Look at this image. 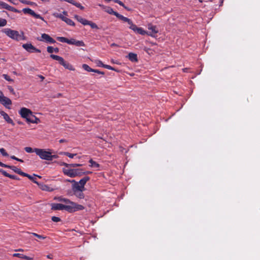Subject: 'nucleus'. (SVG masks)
I'll use <instances>...</instances> for the list:
<instances>
[{"mask_svg": "<svg viewBox=\"0 0 260 260\" xmlns=\"http://www.w3.org/2000/svg\"><path fill=\"white\" fill-rule=\"evenodd\" d=\"M21 116L26 119L27 122L32 123H38L40 119L36 117L30 110L26 108H22L19 111Z\"/></svg>", "mask_w": 260, "mask_h": 260, "instance_id": "obj_1", "label": "nucleus"}, {"mask_svg": "<svg viewBox=\"0 0 260 260\" xmlns=\"http://www.w3.org/2000/svg\"><path fill=\"white\" fill-rule=\"evenodd\" d=\"M9 178L14 179V180H19V178L17 176L13 175H10Z\"/></svg>", "mask_w": 260, "mask_h": 260, "instance_id": "obj_51", "label": "nucleus"}, {"mask_svg": "<svg viewBox=\"0 0 260 260\" xmlns=\"http://www.w3.org/2000/svg\"><path fill=\"white\" fill-rule=\"evenodd\" d=\"M22 12L24 14H29L32 16H34L36 18L40 19L42 20H44V18L42 17L40 14H38L36 13L33 10H32L31 9L27 8H24L22 9Z\"/></svg>", "mask_w": 260, "mask_h": 260, "instance_id": "obj_11", "label": "nucleus"}, {"mask_svg": "<svg viewBox=\"0 0 260 260\" xmlns=\"http://www.w3.org/2000/svg\"><path fill=\"white\" fill-rule=\"evenodd\" d=\"M32 234L34 236H35V237H37V238H39V239H45L46 238V237H44V236H42V235H39V234H37V233H32Z\"/></svg>", "mask_w": 260, "mask_h": 260, "instance_id": "obj_44", "label": "nucleus"}, {"mask_svg": "<svg viewBox=\"0 0 260 260\" xmlns=\"http://www.w3.org/2000/svg\"><path fill=\"white\" fill-rule=\"evenodd\" d=\"M92 172H90V171H84L83 170V175H87V174H91Z\"/></svg>", "mask_w": 260, "mask_h": 260, "instance_id": "obj_54", "label": "nucleus"}, {"mask_svg": "<svg viewBox=\"0 0 260 260\" xmlns=\"http://www.w3.org/2000/svg\"><path fill=\"white\" fill-rule=\"evenodd\" d=\"M82 164H71L69 165V167H81L82 166Z\"/></svg>", "mask_w": 260, "mask_h": 260, "instance_id": "obj_48", "label": "nucleus"}, {"mask_svg": "<svg viewBox=\"0 0 260 260\" xmlns=\"http://www.w3.org/2000/svg\"><path fill=\"white\" fill-rule=\"evenodd\" d=\"M22 47L29 53L41 52V50L40 49L36 48L30 43L24 44L22 45Z\"/></svg>", "mask_w": 260, "mask_h": 260, "instance_id": "obj_10", "label": "nucleus"}, {"mask_svg": "<svg viewBox=\"0 0 260 260\" xmlns=\"http://www.w3.org/2000/svg\"><path fill=\"white\" fill-rule=\"evenodd\" d=\"M7 24V21L5 19L0 18V26H4Z\"/></svg>", "mask_w": 260, "mask_h": 260, "instance_id": "obj_40", "label": "nucleus"}, {"mask_svg": "<svg viewBox=\"0 0 260 260\" xmlns=\"http://www.w3.org/2000/svg\"><path fill=\"white\" fill-rule=\"evenodd\" d=\"M59 142L60 143H64V142H67V141L66 139H60L59 141Z\"/></svg>", "mask_w": 260, "mask_h": 260, "instance_id": "obj_59", "label": "nucleus"}, {"mask_svg": "<svg viewBox=\"0 0 260 260\" xmlns=\"http://www.w3.org/2000/svg\"><path fill=\"white\" fill-rule=\"evenodd\" d=\"M3 118L8 123H10L13 126L15 125L13 120L9 117L8 114L5 115Z\"/></svg>", "mask_w": 260, "mask_h": 260, "instance_id": "obj_29", "label": "nucleus"}, {"mask_svg": "<svg viewBox=\"0 0 260 260\" xmlns=\"http://www.w3.org/2000/svg\"><path fill=\"white\" fill-rule=\"evenodd\" d=\"M5 32L10 38L17 40H18V38L19 37V34L18 31L14 30H12L9 28H7L5 31Z\"/></svg>", "mask_w": 260, "mask_h": 260, "instance_id": "obj_9", "label": "nucleus"}, {"mask_svg": "<svg viewBox=\"0 0 260 260\" xmlns=\"http://www.w3.org/2000/svg\"><path fill=\"white\" fill-rule=\"evenodd\" d=\"M3 77L7 81H10V82H13V80L7 74H3L2 75Z\"/></svg>", "mask_w": 260, "mask_h": 260, "instance_id": "obj_38", "label": "nucleus"}, {"mask_svg": "<svg viewBox=\"0 0 260 260\" xmlns=\"http://www.w3.org/2000/svg\"><path fill=\"white\" fill-rule=\"evenodd\" d=\"M37 40L39 41L45 42L47 43L54 44L56 43L54 39L51 38L49 35L42 34L40 38H38Z\"/></svg>", "mask_w": 260, "mask_h": 260, "instance_id": "obj_8", "label": "nucleus"}, {"mask_svg": "<svg viewBox=\"0 0 260 260\" xmlns=\"http://www.w3.org/2000/svg\"><path fill=\"white\" fill-rule=\"evenodd\" d=\"M0 172L5 176L6 177H9L10 174H9V173H8L6 171L3 170V169H0Z\"/></svg>", "mask_w": 260, "mask_h": 260, "instance_id": "obj_43", "label": "nucleus"}, {"mask_svg": "<svg viewBox=\"0 0 260 260\" xmlns=\"http://www.w3.org/2000/svg\"><path fill=\"white\" fill-rule=\"evenodd\" d=\"M115 16L119 19L122 20L124 22H127L128 24L131 22V20L127 17L123 16V15L119 14L118 13L115 14Z\"/></svg>", "mask_w": 260, "mask_h": 260, "instance_id": "obj_26", "label": "nucleus"}, {"mask_svg": "<svg viewBox=\"0 0 260 260\" xmlns=\"http://www.w3.org/2000/svg\"><path fill=\"white\" fill-rule=\"evenodd\" d=\"M128 58L129 60L132 62H137L138 61V57L137 54L131 52L128 55Z\"/></svg>", "mask_w": 260, "mask_h": 260, "instance_id": "obj_27", "label": "nucleus"}, {"mask_svg": "<svg viewBox=\"0 0 260 260\" xmlns=\"http://www.w3.org/2000/svg\"><path fill=\"white\" fill-rule=\"evenodd\" d=\"M87 25H89L92 28L99 29L98 25L95 23L91 21L88 20Z\"/></svg>", "mask_w": 260, "mask_h": 260, "instance_id": "obj_34", "label": "nucleus"}, {"mask_svg": "<svg viewBox=\"0 0 260 260\" xmlns=\"http://www.w3.org/2000/svg\"><path fill=\"white\" fill-rule=\"evenodd\" d=\"M53 15L55 17H57V18H59L60 19H61L62 21H64V20L66 19V17L64 16L62 14H59V13H54L53 14Z\"/></svg>", "mask_w": 260, "mask_h": 260, "instance_id": "obj_35", "label": "nucleus"}, {"mask_svg": "<svg viewBox=\"0 0 260 260\" xmlns=\"http://www.w3.org/2000/svg\"><path fill=\"white\" fill-rule=\"evenodd\" d=\"M13 256L14 257H17L22 259H24L26 260H32L33 257H29L26 255H25L23 254L19 253H15L13 254Z\"/></svg>", "mask_w": 260, "mask_h": 260, "instance_id": "obj_22", "label": "nucleus"}, {"mask_svg": "<svg viewBox=\"0 0 260 260\" xmlns=\"http://www.w3.org/2000/svg\"><path fill=\"white\" fill-rule=\"evenodd\" d=\"M7 168L13 170L15 173L23 176L25 175V173L22 172L21 169L17 168L16 167L14 166L8 165Z\"/></svg>", "mask_w": 260, "mask_h": 260, "instance_id": "obj_19", "label": "nucleus"}, {"mask_svg": "<svg viewBox=\"0 0 260 260\" xmlns=\"http://www.w3.org/2000/svg\"><path fill=\"white\" fill-rule=\"evenodd\" d=\"M8 89L9 91L13 94H15V92L13 89V88L11 86H8Z\"/></svg>", "mask_w": 260, "mask_h": 260, "instance_id": "obj_49", "label": "nucleus"}, {"mask_svg": "<svg viewBox=\"0 0 260 260\" xmlns=\"http://www.w3.org/2000/svg\"><path fill=\"white\" fill-rule=\"evenodd\" d=\"M64 1L75 6L81 10H83L84 9V7L82 6L80 3L76 2L74 0H64Z\"/></svg>", "mask_w": 260, "mask_h": 260, "instance_id": "obj_25", "label": "nucleus"}, {"mask_svg": "<svg viewBox=\"0 0 260 260\" xmlns=\"http://www.w3.org/2000/svg\"><path fill=\"white\" fill-rule=\"evenodd\" d=\"M69 165H70L69 164H67V163H66V162H63L61 164V166H65V167H67V168H69Z\"/></svg>", "mask_w": 260, "mask_h": 260, "instance_id": "obj_55", "label": "nucleus"}, {"mask_svg": "<svg viewBox=\"0 0 260 260\" xmlns=\"http://www.w3.org/2000/svg\"><path fill=\"white\" fill-rule=\"evenodd\" d=\"M51 220L54 221V222H59L61 220L60 218L58 217H56V216H52L51 217Z\"/></svg>", "mask_w": 260, "mask_h": 260, "instance_id": "obj_45", "label": "nucleus"}, {"mask_svg": "<svg viewBox=\"0 0 260 260\" xmlns=\"http://www.w3.org/2000/svg\"><path fill=\"white\" fill-rule=\"evenodd\" d=\"M0 102L6 107L12 104L11 100L9 98L5 96L4 95L0 100Z\"/></svg>", "mask_w": 260, "mask_h": 260, "instance_id": "obj_18", "label": "nucleus"}, {"mask_svg": "<svg viewBox=\"0 0 260 260\" xmlns=\"http://www.w3.org/2000/svg\"><path fill=\"white\" fill-rule=\"evenodd\" d=\"M51 210H66L69 212H74L73 207L70 206H65L62 204L59 203H52L51 205Z\"/></svg>", "mask_w": 260, "mask_h": 260, "instance_id": "obj_6", "label": "nucleus"}, {"mask_svg": "<svg viewBox=\"0 0 260 260\" xmlns=\"http://www.w3.org/2000/svg\"><path fill=\"white\" fill-rule=\"evenodd\" d=\"M114 2H115V3H117V4H118L119 5H120V6H121L123 7L125 9H127V8L125 6V5H124V4H123L121 1H119V0H115V1H114Z\"/></svg>", "mask_w": 260, "mask_h": 260, "instance_id": "obj_46", "label": "nucleus"}, {"mask_svg": "<svg viewBox=\"0 0 260 260\" xmlns=\"http://www.w3.org/2000/svg\"><path fill=\"white\" fill-rule=\"evenodd\" d=\"M0 166H1L2 167L6 168H7L8 165L5 164H4V163H3V162L0 161Z\"/></svg>", "mask_w": 260, "mask_h": 260, "instance_id": "obj_53", "label": "nucleus"}, {"mask_svg": "<svg viewBox=\"0 0 260 260\" xmlns=\"http://www.w3.org/2000/svg\"><path fill=\"white\" fill-rule=\"evenodd\" d=\"M34 176H32L27 173H25V175H24V177H27L29 179H30V180H31L34 183L37 184V185H38V184L40 183L38 181H37V178L36 177H38L40 178H41L42 177L40 176H38V175H36L35 174H34Z\"/></svg>", "mask_w": 260, "mask_h": 260, "instance_id": "obj_20", "label": "nucleus"}, {"mask_svg": "<svg viewBox=\"0 0 260 260\" xmlns=\"http://www.w3.org/2000/svg\"><path fill=\"white\" fill-rule=\"evenodd\" d=\"M148 29L150 30H151V32H149V33H151L154 36L153 37H155L154 35L156 34L158 32V30L156 28V26L155 25H153L151 24H149L148 25ZM148 33V32H147Z\"/></svg>", "mask_w": 260, "mask_h": 260, "instance_id": "obj_21", "label": "nucleus"}, {"mask_svg": "<svg viewBox=\"0 0 260 260\" xmlns=\"http://www.w3.org/2000/svg\"><path fill=\"white\" fill-rule=\"evenodd\" d=\"M62 66H63V67L65 68L66 69H67L70 71L74 70L73 67L70 63L67 61H64V63L62 64Z\"/></svg>", "mask_w": 260, "mask_h": 260, "instance_id": "obj_28", "label": "nucleus"}, {"mask_svg": "<svg viewBox=\"0 0 260 260\" xmlns=\"http://www.w3.org/2000/svg\"><path fill=\"white\" fill-rule=\"evenodd\" d=\"M17 123H18L19 124H20V125H22V124H23V122H21V121H17Z\"/></svg>", "mask_w": 260, "mask_h": 260, "instance_id": "obj_64", "label": "nucleus"}, {"mask_svg": "<svg viewBox=\"0 0 260 260\" xmlns=\"http://www.w3.org/2000/svg\"><path fill=\"white\" fill-rule=\"evenodd\" d=\"M20 3L23 4H25V5H30V6H33V5H35L36 6V4L34 2H30V1H26V0H18Z\"/></svg>", "mask_w": 260, "mask_h": 260, "instance_id": "obj_30", "label": "nucleus"}, {"mask_svg": "<svg viewBox=\"0 0 260 260\" xmlns=\"http://www.w3.org/2000/svg\"><path fill=\"white\" fill-rule=\"evenodd\" d=\"M82 68L87 72H92L94 69H91L88 65L86 64H82Z\"/></svg>", "mask_w": 260, "mask_h": 260, "instance_id": "obj_33", "label": "nucleus"}, {"mask_svg": "<svg viewBox=\"0 0 260 260\" xmlns=\"http://www.w3.org/2000/svg\"><path fill=\"white\" fill-rule=\"evenodd\" d=\"M10 157H11V159L16 160L18 161L19 162H23V160L22 159L18 158L16 157L15 156H14V155H11L10 156Z\"/></svg>", "mask_w": 260, "mask_h": 260, "instance_id": "obj_47", "label": "nucleus"}, {"mask_svg": "<svg viewBox=\"0 0 260 260\" xmlns=\"http://www.w3.org/2000/svg\"><path fill=\"white\" fill-rule=\"evenodd\" d=\"M38 185L41 189L44 191L51 192L54 190L53 188L48 185L44 184L43 183H39Z\"/></svg>", "mask_w": 260, "mask_h": 260, "instance_id": "obj_17", "label": "nucleus"}, {"mask_svg": "<svg viewBox=\"0 0 260 260\" xmlns=\"http://www.w3.org/2000/svg\"><path fill=\"white\" fill-rule=\"evenodd\" d=\"M128 24L130 25L129 28L131 29H132L134 32L140 34L142 35H147L148 36H150L151 37H154L153 34L151 33H147V31L144 30L142 27H138L136 24H134L132 21L131 20V22L129 23Z\"/></svg>", "mask_w": 260, "mask_h": 260, "instance_id": "obj_7", "label": "nucleus"}, {"mask_svg": "<svg viewBox=\"0 0 260 260\" xmlns=\"http://www.w3.org/2000/svg\"><path fill=\"white\" fill-rule=\"evenodd\" d=\"M25 151L27 153L35 152V149H32L30 147H26L24 148Z\"/></svg>", "mask_w": 260, "mask_h": 260, "instance_id": "obj_37", "label": "nucleus"}, {"mask_svg": "<svg viewBox=\"0 0 260 260\" xmlns=\"http://www.w3.org/2000/svg\"><path fill=\"white\" fill-rule=\"evenodd\" d=\"M0 152L4 156H8L9 155L6 151L5 149L3 148L0 149Z\"/></svg>", "mask_w": 260, "mask_h": 260, "instance_id": "obj_39", "label": "nucleus"}, {"mask_svg": "<svg viewBox=\"0 0 260 260\" xmlns=\"http://www.w3.org/2000/svg\"><path fill=\"white\" fill-rule=\"evenodd\" d=\"M94 62L96 64L97 66H98V67H103V68H106L108 70H111L115 71L117 72H119V70L114 68L113 67H112L109 65L104 64L102 62V61L100 60H95Z\"/></svg>", "mask_w": 260, "mask_h": 260, "instance_id": "obj_13", "label": "nucleus"}, {"mask_svg": "<svg viewBox=\"0 0 260 260\" xmlns=\"http://www.w3.org/2000/svg\"><path fill=\"white\" fill-rule=\"evenodd\" d=\"M15 251H24V250H23V249H22L20 248V249H18L15 250Z\"/></svg>", "mask_w": 260, "mask_h": 260, "instance_id": "obj_61", "label": "nucleus"}, {"mask_svg": "<svg viewBox=\"0 0 260 260\" xmlns=\"http://www.w3.org/2000/svg\"><path fill=\"white\" fill-rule=\"evenodd\" d=\"M63 172L65 175L71 177H75L76 176L83 175L82 169H64Z\"/></svg>", "mask_w": 260, "mask_h": 260, "instance_id": "obj_5", "label": "nucleus"}, {"mask_svg": "<svg viewBox=\"0 0 260 260\" xmlns=\"http://www.w3.org/2000/svg\"><path fill=\"white\" fill-rule=\"evenodd\" d=\"M90 180V177L88 176H85L82 178L79 181H76L75 180H69V182L72 183V189L74 188L75 186L80 185V182L82 180H85V184L86 182Z\"/></svg>", "mask_w": 260, "mask_h": 260, "instance_id": "obj_15", "label": "nucleus"}, {"mask_svg": "<svg viewBox=\"0 0 260 260\" xmlns=\"http://www.w3.org/2000/svg\"><path fill=\"white\" fill-rule=\"evenodd\" d=\"M46 257H47L48 258H49V259H52V258H53V255H52V254H50L47 255H46Z\"/></svg>", "mask_w": 260, "mask_h": 260, "instance_id": "obj_56", "label": "nucleus"}, {"mask_svg": "<svg viewBox=\"0 0 260 260\" xmlns=\"http://www.w3.org/2000/svg\"><path fill=\"white\" fill-rule=\"evenodd\" d=\"M56 39L62 43H66L70 45H75L76 40L75 39H68L63 37H57Z\"/></svg>", "mask_w": 260, "mask_h": 260, "instance_id": "obj_14", "label": "nucleus"}, {"mask_svg": "<svg viewBox=\"0 0 260 260\" xmlns=\"http://www.w3.org/2000/svg\"><path fill=\"white\" fill-rule=\"evenodd\" d=\"M64 22H65L67 24L71 25V26H75V24L74 22V21L71 20V19H69L67 17L66 18V19L64 20Z\"/></svg>", "mask_w": 260, "mask_h": 260, "instance_id": "obj_31", "label": "nucleus"}, {"mask_svg": "<svg viewBox=\"0 0 260 260\" xmlns=\"http://www.w3.org/2000/svg\"><path fill=\"white\" fill-rule=\"evenodd\" d=\"M58 156L57 155H52L51 151H50V154L49 156V161H51L53 158H57Z\"/></svg>", "mask_w": 260, "mask_h": 260, "instance_id": "obj_42", "label": "nucleus"}, {"mask_svg": "<svg viewBox=\"0 0 260 260\" xmlns=\"http://www.w3.org/2000/svg\"><path fill=\"white\" fill-rule=\"evenodd\" d=\"M38 76L40 79H41L42 81H43L45 79L44 77L42 75H39Z\"/></svg>", "mask_w": 260, "mask_h": 260, "instance_id": "obj_60", "label": "nucleus"}, {"mask_svg": "<svg viewBox=\"0 0 260 260\" xmlns=\"http://www.w3.org/2000/svg\"><path fill=\"white\" fill-rule=\"evenodd\" d=\"M75 45H76V46H79V47L84 46L85 44L82 41H78V40H76L75 43Z\"/></svg>", "mask_w": 260, "mask_h": 260, "instance_id": "obj_36", "label": "nucleus"}, {"mask_svg": "<svg viewBox=\"0 0 260 260\" xmlns=\"http://www.w3.org/2000/svg\"><path fill=\"white\" fill-rule=\"evenodd\" d=\"M0 114L3 117L7 114V113L3 111H0Z\"/></svg>", "mask_w": 260, "mask_h": 260, "instance_id": "obj_58", "label": "nucleus"}, {"mask_svg": "<svg viewBox=\"0 0 260 260\" xmlns=\"http://www.w3.org/2000/svg\"><path fill=\"white\" fill-rule=\"evenodd\" d=\"M0 8L6 9L7 10L15 12V13H20V11L16 9L13 7H12L7 3L0 1Z\"/></svg>", "mask_w": 260, "mask_h": 260, "instance_id": "obj_12", "label": "nucleus"}, {"mask_svg": "<svg viewBox=\"0 0 260 260\" xmlns=\"http://www.w3.org/2000/svg\"><path fill=\"white\" fill-rule=\"evenodd\" d=\"M98 6L101 7L105 12L110 14L114 15L115 16V14L117 13V12L114 11L113 9L111 7H107L100 4H98Z\"/></svg>", "mask_w": 260, "mask_h": 260, "instance_id": "obj_16", "label": "nucleus"}, {"mask_svg": "<svg viewBox=\"0 0 260 260\" xmlns=\"http://www.w3.org/2000/svg\"><path fill=\"white\" fill-rule=\"evenodd\" d=\"M59 48H53V52L55 53H58L59 52Z\"/></svg>", "mask_w": 260, "mask_h": 260, "instance_id": "obj_57", "label": "nucleus"}, {"mask_svg": "<svg viewBox=\"0 0 260 260\" xmlns=\"http://www.w3.org/2000/svg\"><path fill=\"white\" fill-rule=\"evenodd\" d=\"M63 14L65 16H67L68 15V12L67 11H63L62 12Z\"/></svg>", "mask_w": 260, "mask_h": 260, "instance_id": "obj_62", "label": "nucleus"}, {"mask_svg": "<svg viewBox=\"0 0 260 260\" xmlns=\"http://www.w3.org/2000/svg\"><path fill=\"white\" fill-rule=\"evenodd\" d=\"M47 51L49 53H52L53 52V47L52 46H48Z\"/></svg>", "mask_w": 260, "mask_h": 260, "instance_id": "obj_50", "label": "nucleus"}, {"mask_svg": "<svg viewBox=\"0 0 260 260\" xmlns=\"http://www.w3.org/2000/svg\"><path fill=\"white\" fill-rule=\"evenodd\" d=\"M58 200L59 202H62L65 203L67 205H64L65 206H70L71 207H73L74 210V212L78 211V210H81L84 209V207L83 206L81 205L77 204V203L71 201L70 200L66 199V198H63L59 197L58 199Z\"/></svg>", "mask_w": 260, "mask_h": 260, "instance_id": "obj_3", "label": "nucleus"}, {"mask_svg": "<svg viewBox=\"0 0 260 260\" xmlns=\"http://www.w3.org/2000/svg\"><path fill=\"white\" fill-rule=\"evenodd\" d=\"M89 162L90 164V166L91 167L98 168L100 166V165L99 164H98L96 162L93 161L92 159H90L89 160Z\"/></svg>", "mask_w": 260, "mask_h": 260, "instance_id": "obj_32", "label": "nucleus"}, {"mask_svg": "<svg viewBox=\"0 0 260 260\" xmlns=\"http://www.w3.org/2000/svg\"><path fill=\"white\" fill-rule=\"evenodd\" d=\"M74 18L76 19L78 22L82 23L84 25H86L87 24V22L88 20L83 18L82 17L78 16L77 15H75L74 16Z\"/></svg>", "mask_w": 260, "mask_h": 260, "instance_id": "obj_23", "label": "nucleus"}, {"mask_svg": "<svg viewBox=\"0 0 260 260\" xmlns=\"http://www.w3.org/2000/svg\"><path fill=\"white\" fill-rule=\"evenodd\" d=\"M64 155L68 156L71 158H73L75 156L77 155V154H72L68 152L67 153H64Z\"/></svg>", "mask_w": 260, "mask_h": 260, "instance_id": "obj_41", "label": "nucleus"}, {"mask_svg": "<svg viewBox=\"0 0 260 260\" xmlns=\"http://www.w3.org/2000/svg\"><path fill=\"white\" fill-rule=\"evenodd\" d=\"M93 72L96 73H98V74H101V75H104L105 74L104 72L100 71H99L98 70H95V69L93 70Z\"/></svg>", "mask_w": 260, "mask_h": 260, "instance_id": "obj_52", "label": "nucleus"}, {"mask_svg": "<svg viewBox=\"0 0 260 260\" xmlns=\"http://www.w3.org/2000/svg\"><path fill=\"white\" fill-rule=\"evenodd\" d=\"M111 46L112 47H114V46H118V45L115 44V43H112L111 45Z\"/></svg>", "mask_w": 260, "mask_h": 260, "instance_id": "obj_63", "label": "nucleus"}, {"mask_svg": "<svg viewBox=\"0 0 260 260\" xmlns=\"http://www.w3.org/2000/svg\"><path fill=\"white\" fill-rule=\"evenodd\" d=\"M50 149H44L40 148H35V152L42 159L49 160L50 154Z\"/></svg>", "mask_w": 260, "mask_h": 260, "instance_id": "obj_4", "label": "nucleus"}, {"mask_svg": "<svg viewBox=\"0 0 260 260\" xmlns=\"http://www.w3.org/2000/svg\"><path fill=\"white\" fill-rule=\"evenodd\" d=\"M80 183L81 184L80 186H75L74 188L72 190L74 195H75L77 198L80 199H83L85 197L83 191L86 190L85 188V185L86 184L85 180H82Z\"/></svg>", "mask_w": 260, "mask_h": 260, "instance_id": "obj_2", "label": "nucleus"}, {"mask_svg": "<svg viewBox=\"0 0 260 260\" xmlns=\"http://www.w3.org/2000/svg\"><path fill=\"white\" fill-rule=\"evenodd\" d=\"M50 56L53 59L58 61L59 63L62 66V64L64 63V60L61 56H58L56 55H54V54H51Z\"/></svg>", "mask_w": 260, "mask_h": 260, "instance_id": "obj_24", "label": "nucleus"}]
</instances>
